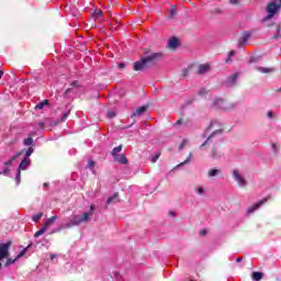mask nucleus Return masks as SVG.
<instances>
[{
    "label": "nucleus",
    "mask_w": 281,
    "mask_h": 281,
    "mask_svg": "<svg viewBox=\"0 0 281 281\" xmlns=\"http://www.w3.org/2000/svg\"><path fill=\"white\" fill-rule=\"evenodd\" d=\"M161 58H164V53H153L142 57L140 60L135 61L133 69L134 71H144V69H148V67H154V65H157Z\"/></svg>",
    "instance_id": "1"
},
{
    "label": "nucleus",
    "mask_w": 281,
    "mask_h": 281,
    "mask_svg": "<svg viewBox=\"0 0 281 281\" xmlns=\"http://www.w3.org/2000/svg\"><path fill=\"white\" fill-rule=\"evenodd\" d=\"M279 10H281V0H272L268 3L266 11L268 15H266L262 21L263 23L273 19L276 14H278Z\"/></svg>",
    "instance_id": "2"
},
{
    "label": "nucleus",
    "mask_w": 281,
    "mask_h": 281,
    "mask_svg": "<svg viewBox=\"0 0 281 281\" xmlns=\"http://www.w3.org/2000/svg\"><path fill=\"white\" fill-rule=\"evenodd\" d=\"M269 199H271L270 195H268L267 198H263L260 201H258L257 203L252 204L250 207H248L247 214H254V212H256V210H260V207H262V205H265V203H267V201H269Z\"/></svg>",
    "instance_id": "3"
},
{
    "label": "nucleus",
    "mask_w": 281,
    "mask_h": 281,
    "mask_svg": "<svg viewBox=\"0 0 281 281\" xmlns=\"http://www.w3.org/2000/svg\"><path fill=\"white\" fill-rule=\"evenodd\" d=\"M91 216H93L92 213H83L80 216H76L72 220V225H80V223H87L89 221V218H91Z\"/></svg>",
    "instance_id": "4"
},
{
    "label": "nucleus",
    "mask_w": 281,
    "mask_h": 281,
    "mask_svg": "<svg viewBox=\"0 0 281 281\" xmlns=\"http://www.w3.org/2000/svg\"><path fill=\"white\" fill-rule=\"evenodd\" d=\"M214 105L218 106V109H224V110L234 109V105L231 106L229 103H227V101L223 99H216L214 101Z\"/></svg>",
    "instance_id": "5"
},
{
    "label": "nucleus",
    "mask_w": 281,
    "mask_h": 281,
    "mask_svg": "<svg viewBox=\"0 0 281 281\" xmlns=\"http://www.w3.org/2000/svg\"><path fill=\"white\" fill-rule=\"evenodd\" d=\"M233 179H235V181H237L238 186H240V187L247 186V180H245V179L240 176V172H238V170H234V171H233Z\"/></svg>",
    "instance_id": "6"
},
{
    "label": "nucleus",
    "mask_w": 281,
    "mask_h": 281,
    "mask_svg": "<svg viewBox=\"0 0 281 281\" xmlns=\"http://www.w3.org/2000/svg\"><path fill=\"white\" fill-rule=\"evenodd\" d=\"M210 69H211L210 64L200 65L198 67L196 75L198 76H203V74H207V71H210Z\"/></svg>",
    "instance_id": "7"
},
{
    "label": "nucleus",
    "mask_w": 281,
    "mask_h": 281,
    "mask_svg": "<svg viewBox=\"0 0 281 281\" xmlns=\"http://www.w3.org/2000/svg\"><path fill=\"white\" fill-rule=\"evenodd\" d=\"M220 133H223V128H218V130H215L214 132H212V134L209 135L206 140L202 145H200V148H205V146H207V144H210V139H212V137H214V135H218Z\"/></svg>",
    "instance_id": "8"
},
{
    "label": "nucleus",
    "mask_w": 281,
    "mask_h": 281,
    "mask_svg": "<svg viewBox=\"0 0 281 281\" xmlns=\"http://www.w3.org/2000/svg\"><path fill=\"white\" fill-rule=\"evenodd\" d=\"M113 159L116 161V164H121L122 166H126V164H128V159L124 154L117 155Z\"/></svg>",
    "instance_id": "9"
},
{
    "label": "nucleus",
    "mask_w": 281,
    "mask_h": 281,
    "mask_svg": "<svg viewBox=\"0 0 281 281\" xmlns=\"http://www.w3.org/2000/svg\"><path fill=\"white\" fill-rule=\"evenodd\" d=\"M146 111H148V105L139 106L135 112H133L132 117H139V115H143Z\"/></svg>",
    "instance_id": "10"
},
{
    "label": "nucleus",
    "mask_w": 281,
    "mask_h": 281,
    "mask_svg": "<svg viewBox=\"0 0 281 281\" xmlns=\"http://www.w3.org/2000/svg\"><path fill=\"white\" fill-rule=\"evenodd\" d=\"M238 76H240V72H235L227 78V82L231 87H234V85H236V81L238 80Z\"/></svg>",
    "instance_id": "11"
},
{
    "label": "nucleus",
    "mask_w": 281,
    "mask_h": 281,
    "mask_svg": "<svg viewBox=\"0 0 281 281\" xmlns=\"http://www.w3.org/2000/svg\"><path fill=\"white\" fill-rule=\"evenodd\" d=\"M168 47L169 49H177L179 47V38L172 37L168 41Z\"/></svg>",
    "instance_id": "12"
},
{
    "label": "nucleus",
    "mask_w": 281,
    "mask_h": 281,
    "mask_svg": "<svg viewBox=\"0 0 281 281\" xmlns=\"http://www.w3.org/2000/svg\"><path fill=\"white\" fill-rule=\"evenodd\" d=\"M211 157L212 159H221L222 157L221 151L216 149V145H213V147L211 148Z\"/></svg>",
    "instance_id": "13"
},
{
    "label": "nucleus",
    "mask_w": 281,
    "mask_h": 281,
    "mask_svg": "<svg viewBox=\"0 0 281 281\" xmlns=\"http://www.w3.org/2000/svg\"><path fill=\"white\" fill-rule=\"evenodd\" d=\"M58 220V216L54 215L52 217H49L46 223L44 224L43 227H45V229L47 231L50 226L54 225V223H56V221Z\"/></svg>",
    "instance_id": "14"
},
{
    "label": "nucleus",
    "mask_w": 281,
    "mask_h": 281,
    "mask_svg": "<svg viewBox=\"0 0 281 281\" xmlns=\"http://www.w3.org/2000/svg\"><path fill=\"white\" fill-rule=\"evenodd\" d=\"M21 155H23V153L18 151L15 155H13L8 161H4V166H12L13 161H16V159H19V157H21Z\"/></svg>",
    "instance_id": "15"
},
{
    "label": "nucleus",
    "mask_w": 281,
    "mask_h": 281,
    "mask_svg": "<svg viewBox=\"0 0 281 281\" xmlns=\"http://www.w3.org/2000/svg\"><path fill=\"white\" fill-rule=\"evenodd\" d=\"M111 203H120V193H114L113 196L108 199L106 204L111 205Z\"/></svg>",
    "instance_id": "16"
},
{
    "label": "nucleus",
    "mask_w": 281,
    "mask_h": 281,
    "mask_svg": "<svg viewBox=\"0 0 281 281\" xmlns=\"http://www.w3.org/2000/svg\"><path fill=\"white\" fill-rule=\"evenodd\" d=\"M27 166H30V160H27L26 158H24L20 165H19V168L18 170L21 172V170H26L27 169Z\"/></svg>",
    "instance_id": "17"
},
{
    "label": "nucleus",
    "mask_w": 281,
    "mask_h": 281,
    "mask_svg": "<svg viewBox=\"0 0 281 281\" xmlns=\"http://www.w3.org/2000/svg\"><path fill=\"white\" fill-rule=\"evenodd\" d=\"M70 87H72V88L66 89V91L64 92V95L70 94L71 91H74V88H75V87H80V86L78 85V80L72 81V82L70 83Z\"/></svg>",
    "instance_id": "18"
},
{
    "label": "nucleus",
    "mask_w": 281,
    "mask_h": 281,
    "mask_svg": "<svg viewBox=\"0 0 281 281\" xmlns=\"http://www.w3.org/2000/svg\"><path fill=\"white\" fill-rule=\"evenodd\" d=\"M251 278L254 281H260L262 278H265V273L262 272H252Z\"/></svg>",
    "instance_id": "19"
},
{
    "label": "nucleus",
    "mask_w": 281,
    "mask_h": 281,
    "mask_svg": "<svg viewBox=\"0 0 281 281\" xmlns=\"http://www.w3.org/2000/svg\"><path fill=\"white\" fill-rule=\"evenodd\" d=\"M122 148H124L123 145H119L117 147H114L111 151L112 157H117V153H122Z\"/></svg>",
    "instance_id": "20"
},
{
    "label": "nucleus",
    "mask_w": 281,
    "mask_h": 281,
    "mask_svg": "<svg viewBox=\"0 0 281 281\" xmlns=\"http://www.w3.org/2000/svg\"><path fill=\"white\" fill-rule=\"evenodd\" d=\"M256 70L260 71V74H272L273 68L257 67Z\"/></svg>",
    "instance_id": "21"
},
{
    "label": "nucleus",
    "mask_w": 281,
    "mask_h": 281,
    "mask_svg": "<svg viewBox=\"0 0 281 281\" xmlns=\"http://www.w3.org/2000/svg\"><path fill=\"white\" fill-rule=\"evenodd\" d=\"M47 104H49V100H44L35 106V110L41 111L42 109H44V106H47Z\"/></svg>",
    "instance_id": "22"
},
{
    "label": "nucleus",
    "mask_w": 281,
    "mask_h": 281,
    "mask_svg": "<svg viewBox=\"0 0 281 281\" xmlns=\"http://www.w3.org/2000/svg\"><path fill=\"white\" fill-rule=\"evenodd\" d=\"M92 16H93V19H102V10L95 9V10L92 12Z\"/></svg>",
    "instance_id": "23"
},
{
    "label": "nucleus",
    "mask_w": 281,
    "mask_h": 281,
    "mask_svg": "<svg viewBox=\"0 0 281 281\" xmlns=\"http://www.w3.org/2000/svg\"><path fill=\"white\" fill-rule=\"evenodd\" d=\"M216 175H221V170L210 169L209 172H207V177H216Z\"/></svg>",
    "instance_id": "24"
},
{
    "label": "nucleus",
    "mask_w": 281,
    "mask_h": 281,
    "mask_svg": "<svg viewBox=\"0 0 281 281\" xmlns=\"http://www.w3.org/2000/svg\"><path fill=\"white\" fill-rule=\"evenodd\" d=\"M23 144L24 146H32V144H34V138H32V136H29L27 138H24Z\"/></svg>",
    "instance_id": "25"
},
{
    "label": "nucleus",
    "mask_w": 281,
    "mask_h": 281,
    "mask_svg": "<svg viewBox=\"0 0 281 281\" xmlns=\"http://www.w3.org/2000/svg\"><path fill=\"white\" fill-rule=\"evenodd\" d=\"M177 16V8L171 7L168 19H175Z\"/></svg>",
    "instance_id": "26"
},
{
    "label": "nucleus",
    "mask_w": 281,
    "mask_h": 281,
    "mask_svg": "<svg viewBox=\"0 0 281 281\" xmlns=\"http://www.w3.org/2000/svg\"><path fill=\"white\" fill-rule=\"evenodd\" d=\"M47 232V229L43 226L40 231H37L34 234V238H38V236H43V234H45Z\"/></svg>",
    "instance_id": "27"
},
{
    "label": "nucleus",
    "mask_w": 281,
    "mask_h": 281,
    "mask_svg": "<svg viewBox=\"0 0 281 281\" xmlns=\"http://www.w3.org/2000/svg\"><path fill=\"white\" fill-rule=\"evenodd\" d=\"M281 27L280 25L277 27V34L272 36V41H278V38H281Z\"/></svg>",
    "instance_id": "28"
},
{
    "label": "nucleus",
    "mask_w": 281,
    "mask_h": 281,
    "mask_svg": "<svg viewBox=\"0 0 281 281\" xmlns=\"http://www.w3.org/2000/svg\"><path fill=\"white\" fill-rule=\"evenodd\" d=\"M216 125H218L217 121H211L210 125L205 128V133H207V131H212V127Z\"/></svg>",
    "instance_id": "29"
},
{
    "label": "nucleus",
    "mask_w": 281,
    "mask_h": 281,
    "mask_svg": "<svg viewBox=\"0 0 281 281\" xmlns=\"http://www.w3.org/2000/svg\"><path fill=\"white\" fill-rule=\"evenodd\" d=\"M16 262V258H8L7 261L4 262V267H10V265H14Z\"/></svg>",
    "instance_id": "30"
},
{
    "label": "nucleus",
    "mask_w": 281,
    "mask_h": 281,
    "mask_svg": "<svg viewBox=\"0 0 281 281\" xmlns=\"http://www.w3.org/2000/svg\"><path fill=\"white\" fill-rule=\"evenodd\" d=\"M233 56H236V50H231L228 53V58L226 59V63H232Z\"/></svg>",
    "instance_id": "31"
},
{
    "label": "nucleus",
    "mask_w": 281,
    "mask_h": 281,
    "mask_svg": "<svg viewBox=\"0 0 281 281\" xmlns=\"http://www.w3.org/2000/svg\"><path fill=\"white\" fill-rule=\"evenodd\" d=\"M161 157V153H158L151 157V164H157V160Z\"/></svg>",
    "instance_id": "32"
},
{
    "label": "nucleus",
    "mask_w": 281,
    "mask_h": 281,
    "mask_svg": "<svg viewBox=\"0 0 281 281\" xmlns=\"http://www.w3.org/2000/svg\"><path fill=\"white\" fill-rule=\"evenodd\" d=\"M40 218H43V213H37L36 215H33V217H32L34 223H38Z\"/></svg>",
    "instance_id": "33"
},
{
    "label": "nucleus",
    "mask_w": 281,
    "mask_h": 281,
    "mask_svg": "<svg viewBox=\"0 0 281 281\" xmlns=\"http://www.w3.org/2000/svg\"><path fill=\"white\" fill-rule=\"evenodd\" d=\"M25 254H27V248H24L20 251V254L16 256V260H19V258H23V256H25Z\"/></svg>",
    "instance_id": "34"
},
{
    "label": "nucleus",
    "mask_w": 281,
    "mask_h": 281,
    "mask_svg": "<svg viewBox=\"0 0 281 281\" xmlns=\"http://www.w3.org/2000/svg\"><path fill=\"white\" fill-rule=\"evenodd\" d=\"M32 153H34V149L32 147H30L26 153H25V159H27V157L32 156Z\"/></svg>",
    "instance_id": "35"
},
{
    "label": "nucleus",
    "mask_w": 281,
    "mask_h": 281,
    "mask_svg": "<svg viewBox=\"0 0 281 281\" xmlns=\"http://www.w3.org/2000/svg\"><path fill=\"white\" fill-rule=\"evenodd\" d=\"M15 181H16L18 186H19V183H21V171H19V170H18V173L15 176Z\"/></svg>",
    "instance_id": "36"
},
{
    "label": "nucleus",
    "mask_w": 281,
    "mask_h": 281,
    "mask_svg": "<svg viewBox=\"0 0 281 281\" xmlns=\"http://www.w3.org/2000/svg\"><path fill=\"white\" fill-rule=\"evenodd\" d=\"M188 74H190V69L183 68L181 76H182L183 78H186V76H188Z\"/></svg>",
    "instance_id": "37"
},
{
    "label": "nucleus",
    "mask_w": 281,
    "mask_h": 281,
    "mask_svg": "<svg viewBox=\"0 0 281 281\" xmlns=\"http://www.w3.org/2000/svg\"><path fill=\"white\" fill-rule=\"evenodd\" d=\"M199 95H207V89L203 88L198 92Z\"/></svg>",
    "instance_id": "38"
},
{
    "label": "nucleus",
    "mask_w": 281,
    "mask_h": 281,
    "mask_svg": "<svg viewBox=\"0 0 281 281\" xmlns=\"http://www.w3.org/2000/svg\"><path fill=\"white\" fill-rule=\"evenodd\" d=\"M117 114L115 113V112H113V111H110V112H108V117L110 119V120H113V117H115Z\"/></svg>",
    "instance_id": "39"
},
{
    "label": "nucleus",
    "mask_w": 281,
    "mask_h": 281,
    "mask_svg": "<svg viewBox=\"0 0 281 281\" xmlns=\"http://www.w3.org/2000/svg\"><path fill=\"white\" fill-rule=\"evenodd\" d=\"M191 157H192V154H190L189 157L183 162H181L179 166H186V164H190Z\"/></svg>",
    "instance_id": "40"
},
{
    "label": "nucleus",
    "mask_w": 281,
    "mask_h": 281,
    "mask_svg": "<svg viewBox=\"0 0 281 281\" xmlns=\"http://www.w3.org/2000/svg\"><path fill=\"white\" fill-rule=\"evenodd\" d=\"M95 166V161L94 160H89L88 161V168H90V170H92V168Z\"/></svg>",
    "instance_id": "41"
},
{
    "label": "nucleus",
    "mask_w": 281,
    "mask_h": 281,
    "mask_svg": "<svg viewBox=\"0 0 281 281\" xmlns=\"http://www.w3.org/2000/svg\"><path fill=\"white\" fill-rule=\"evenodd\" d=\"M232 5H240V0H229Z\"/></svg>",
    "instance_id": "42"
},
{
    "label": "nucleus",
    "mask_w": 281,
    "mask_h": 281,
    "mask_svg": "<svg viewBox=\"0 0 281 281\" xmlns=\"http://www.w3.org/2000/svg\"><path fill=\"white\" fill-rule=\"evenodd\" d=\"M198 194H200V196L205 194V190L203 189V187L198 188Z\"/></svg>",
    "instance_id": "43"
},
{
    "label": "nucleus",
    "mask_w": 281,
    "mask_h": 281,
    "mask_svg": "<svg viewBox=\"0 0 281 281\" xmlns=\"http://www.w3.org/2000/svg\"><path fill=\"white\" fill-rule=\"evenodd\" d=\"M10 173V169L9 168H5L3 171H2V175L4 176H8Z\"/></svg>",
    "instance_id": "44"
},
{
    "label": "nucleus",
    "mask_w": 281,
    "mask_h": 281,
    "mask_svg": "<svg viewBox=\"0 0 281 281\" xmlns=\"http://www.w3.org/2000/svg\"><path fill=\"white\" fill-rule=\"evenodd\" d=\"M207 234V229L200 231V236H205Z\"/></svg>",
    "instance_id": "45"
},
{
    "label": "nucleus",
    "mask_w": 281,
    "mask_h": 281,
    "mask_svg": "<svg viewBox=\"0 0 281 281\" xmlns=\"http://www.w3.org/2000/svg\"><path fill=\"white\" fill-rule=\"evenodd\" d=\"M67 117H69V113L64 114V116L61 117V122H65V120H67Z\"/></svg>",
    "instance_id": "46"
},
{
    "label": "nucleus",
    "mask_w": 281,
    "mask_h": 281,
    "mask_svg": "<svg viewBox=\"0 0 281 281\" xmlns=\"http://www.w3.org/2000/svg\"><path fill=\"white\" fill-rule=\"evenodd\" d=\"M188 144V140H182V143L180 144V149L183 148L186 145Z\"/></svg>",
    "instance_id": "47"
},
{
    "label": "nucleus",
    "mask_w": 281,
    "mask_h": 281,
    "mask_svg": "<svg viewBox=\"0 0 281 281\" xmlns=\"http://www.w3.org/2000/svg\"><path fill=\"white\" fill-rule=\"evenodd\" d=\"M65 227H67V228L74 227V220L70 223L66 224Z\"/></svg>",
    "instance_id": "48"
},
{
    "label": "nucleus",
    "mask_w": 281,
    "mask_h": 281,
    "mask_svg": "<svg viewBox=\"0 0 281 281\" xmlns=\"http://www.w3.org/2000/svg\"><path fill=\"white\" fill-rule=\"evenodd\" d=\"M271 148L274 150V153H278V147H276V144H271Z\"/></svg>",
    "instance_id": "49"
},
{
    "label": "nucleus",
    "mask_w": 281,
    "mask_h": 281,
    "mask_svg": "<svg viewBox=\"0 0 281 281\" xmlns=\"http://www.w3.org/2000/svg\"><path fill=\"white\" fill-rule=\"evenodd\" d=\"M124 67H126V65H124V63L119 64V69H124Z\"/></svg>",
    "instance_id": "50"
},
{
    "label": "nucleus",
    "mask_w": 281,
    "mask_h": 281,
    "mask_svg": "<svg viewBox=\"0 0 281 281\" xmlns=\"http://www.w3.org/2000/svg\"><path fill=\"white\" fill-rule=\"evenodd\" d=\"M177 125L179 124H183V119H179L177 122H176Z\"/></svg>",
    "instance_id": "51"
},
{
    "label": "nucleus",
    "mask_w": 281,
    "mask_h": 281,
    "mask_svg": "<svg viewBox=\"0 0 281 281\" xmlns=\"http://www.w3.org/2000/svg\"><path fill=\"white\" fill-rule=\"evenodd\" d=\"M267 115H268V117H273V112L269 111V112L267 113Z\"/></svg>",
    "instance_id": "52"
},
{
    "label": "nucleus",
    "mask_w": 281,
    "mask_h": 281,
    "mask_svg": "<svg viewBox=\"0 0 281 281\" xmlns=\"http://www.w3.org/2000/svg\"><path fill=\"white\" fill-rule=\"evenodd\" d=\"M236 262H243V257L236 258Z\"/></svg>",
    "instance_id": "53"
},
{
    "label": "nucleus",
    "mask_w": 281,
    "mask_h": 281,
    "mask_svg": "<svg viewBox=\"0 0 281 281\" xmlns=\"http://www.w3.org/2000/svg\"><path fill=\"white\" fill-rule=\"evenodd\" d=\"M249 40V34H246L245 36H244V41H248Z\"/></svg>",
    "instance_id": "54"
},
{
    "label": "nucleus",
    "mask_w": 281,
    "mask_h": 281,
    "mask_svg": "<svg viewBox=\"0 0 281 281\" xmlns=\"http://www.w3.org/2000/svg\"><path fill=\"white\" fill-rule=\"evenodd\" d=\"M32 245H33V244H29V245L25 247L26 251H27L29 249H31Z\"/></svg>",
    "instance_id": "55"
},
{
    "label": "nucleus",
    "mask_w": 281,
    "mask_h": 281,
    "mask_svg": "<svg viewBox=\"0 0 281 281\" xmlns=\"http://www.w3.org/2000/svg\"><path fill=\"white\" fill-rule=\"evenodd\" d=\"M90 210H91V212H93V210H95V205L92 204V205L90 206Z\"/></svg>",
    "instance_id": "56"
},
{
    "label": "nucleus",
    "mask_w": 281,
    "mask_h": 281,
    "mask_svg": "<svg viewBox=\"0 0 281 281\" xmlns=\"http://www.w3.org/2000/svg\"><path fill=\"white\" fill-rule=\"evenodd\" d=\"M56 258V255H50V260H54Z\"/></svg>",
    "instance_id": "57"
},
{
    "label": "nucleus",
    "mask_w": 281,
    "mask_h": 281,
    "mask_svg": "<svg viewBox=\"0 0 281 281\" xmlns=\"http://www.w3.org/2000/svg\"><path fill=\"white\" fill-rule=\"evenodd\" d=\"M170 216H175V212L170 211L169 212Z\"/></svg>",
    "instance_id": "58"
},
{
    "label": "nucleus",
    "mask_w": 281,
    "mask_h": 281,
    "mask_svg": "<svg viewBox=\"0 0 281 281\" xmlns=\"http://www.w3.org/2000/svg\"><path fill=\"white\" fill-rule=\"evenodd\" d=\"M2 76H3V71H2V70H0V79L2 78Z\"/></svg>",
    "instance_id": "59"
},
{
    "label": "nucleus",
    "mask_w": 281,
    "mask_h": 281,
    "mask_svg": "<svg viewBox=\"0 0 281 281\" xmlns=\"http://www.w3.org/2000/svg\"><path fill=\"white\" fill-rule=\"evenodd\" d=\"M43 187H44V188H47V182H44Z\"/></svg>",
    "instance_id": "60"
}]
</instances>
